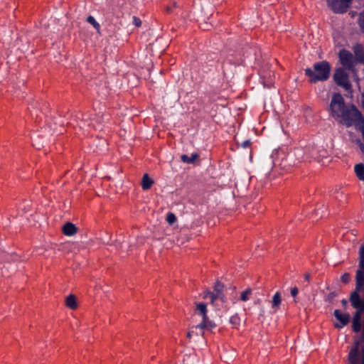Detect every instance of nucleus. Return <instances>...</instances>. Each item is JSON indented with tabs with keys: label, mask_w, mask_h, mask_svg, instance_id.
<instances>
[{
	"label": "nucleus",
	"mask_w": 364,
	"mask_h": 364,
	"mask_svg": "<svg viewBox=\"0 0 364 364\" xmlns=\"http://www.w3.org/2000/svg\"><path fill=\"white\" fill-rule=\"evenodd\" d=\"M333 77L337 85L342 87L346 91L351 90L352 85L349 81V75L344 68H338L336 69Z\"/></svg>",
	"instance_id": "5"
},
{
	"label": "nucleus",
	"mask_w": 364,
	"mask_h": 364,
	"mask_svg": "<svg viewBox=\"0 0 364 364\" xmlns=\"http://www.w3.org/2000/svg\"><path fill=\"white\" fill-rule=\"evenodd\" d=\"M65 305L72 310L77 308V298L73 294L68 295L65 299Z\"/></svg>",
	"instance_id": "17"
},
{
	"label": "nucleus",
	"mask_w": 364,
	"mask_h": 364,
	"mask_svg": "<svg viewBox=\"0 0 364 364\" xmlns=\"http://www.w3.org/2000/svg\"><path fill=\"white\" fill-rule=\"evenodd\" d=\"M63 233L66 236H73L77 232V228L72 223H66L62 228Z\"/></svg>",
	"instance_id": "12"
},
{
	"label": "nucleus",
	"mask_w": 364,
	"mask_h": 364,
	"mask_svg": "<svg viewBox=\"0 0 364 364\" xmlns=\"http://www.w3.org/2000/svg\"><path fill=\"white\" fill-rule=\"evenodd\" d=\"M304 278H305V280L307 281L308 282H310V279H311V275L309 273H306L304 274Z\"/></svg>",
	"instance_id": "33"
},
{
	"label": "nucleus",
	"mask_w": 364,
	"mask_h": 364,
	"mask_svg": "<svg viewBox=\"0 0 364 364\" xmlns=\"http://www.w3.org/2000/svg\"><path fill=\"white\" fill-rule=\"evenodd\" d=\"M271 302L272 309L277 310L279 308V306L281 305L282 303V297L280 292H276V294L273 296Z\"/></svg>",
	"instance_id": "18"
},
{
	"label": "nucleus",
	"mask_w": 364,
	"mask_h": 364,
	"mask_svg": "<svg viewBox=\"0 0 364 364\" xmlns=\"http://www.w3.org/2000/svg\"><path fill=\"white\" fill-rule=\"evenodd\" d=\"M355 172L359 180L364 181V165L363 164L355 166Z\"/></svg>",
	"instance_id": "19"
},
{
	"label": "nucleus",
	"mask_w": 364,
	"mask_h": 364,
	"mask_svg": "<svg viewBox=\"0 0 364 364\" xmlns=\"http://www.w3.org/2000/svg\"><path fill=\"white\" fill-rule=\"evenodd\" d=\"M214 291L209 292L210 299L212 303L217 299H220L223 302L226 301V296L223 294L224 284L219 280H217L213 287Z\"/></svg>",
	"instance_id": "7"
},
{
	"label": "nucleus",
	"mask_w": 364,
	"mask_h": 364,
	"mask_svg": "<svg viewBox=\"0 0 364 364\" xmlns=\"http://www.w3.org/2000/svg\"><path fill=\"white\" fill-rule=\"evenodd\" d=\"M196 312L202 317L208 314L207 304L203 302H195Z\"/></svg>",
	"instance_id": "14"
},
{
	"label": "nucleus",
	"mask_w": 364,
	"mask_h": 364,
	"mask_svg": "<svg viewBox=\"0 0 364 364\" xmlns=\"http://www.w3.org/2000/svg\"><path fill=\"white\" fill-rule=\"evenodd\" d=\"M346 105L342 95L339 92H334L332 95L329 105V113L336 120L339 119V115L346 107Z\"/></svg>",
	"instance_id": "4"
},
{
	"label": "nucleus",
	"mask_w": 364,
	"mask_h": 364,
	"mask_svg": "<svg viewBox=\"0 0 364 364\" xmlns=\"http://www.w3.org/2000/svg\"><path fill=\"white\" fill-rule=\"evenodd\" d=\"M350 275L349 273L348 272H346L344 273L341 277V280L342 282L345 283V284H347L350 282Z\"/></svg>",
	"instance_id": "26"
},
{
	"label": "nucleus",
	"mask_w": 364,
	"mask_h": 364,
	"mask_svg": "<svg viewBox=\"0 0 364 364\" xmlns=\"http://www.w3.org/2000/svg\"><path fill=\"white\" fill-rule=\"evenodd\" d=\"M251 146V142L250 140H245L242 142V146L243 148H248Z\"/></svg>",
	"instance_id": "31"
},
{
	"label": "nucleus",
	"mask_w": 364,
	"mask_h": 364,
	"mask_svg": "<svg viewBox=\"0 0 364 364\" xmlns=\"http://www.w3.org/2000/svg\"><path fill=\"white\" fill-rule=\"evenodd\" d=\"M299 293L298 288L296 287H294L291 289V294L293 297H295Z\"/></svg>",
	"instance_id": "29"
},
{
	"label": "nucleus",
	"mask_w": 364,
	"mask_h": 364,
	"mask_svg": "<svg viewBox=\"0 0 364 364\" xmlns=\"http://www.w3.org/2000/svg\"><path fill=\"white\" fill-rule=\"evenodd\" d=\"M166 11H167L168 12H170V11H171V9L170 7H167V8H166Z\"/></svg>",
	"instance_id": "35"
},
{
	"label": "nucleus",
	"mask_w": 364,
	"mask_h": 364,
	"mask_svg": "<svg viewBox=\"0 0 364 364\" xmlns=\"http://www.w3.org/2000/svg\"><path fill=\"white\" fill-rule=\"evenodd\" d=\"M314 70L307 68L304 70L306 76L309 77L310 83H316L319 81H326L331 75V65L326 60L315 63L313 65Z\"/></svg>",
	"instance_id": "2"
},
{
	"label": "nucleus",
	"mask_w": 364,
	"mask_h": 364,
	"mask_svg": "<svg viewBox=\"0 0 364 364\" xmlns=\"http://www.w3.org/2000/svg\"><path fill=\"white\" fill-rule=\"evenodd\" d=\"M358 23L359 25L361 32L364 33V10L361 11L359 14Z\"/></svg>",
	"instance_id": "23"
},
{
	"label": "nucleus",
	"mask_w": 364,
	"mask_h": 364,
	"mask_svg": "<svg viewBox=\"0 0 364 364\" xmlns=\"http://www.w3.org/2000/svg\"><path fill=\"white\" fill-rule=\"evenodd\" d=\"M229 289H230L232 291V292L235 294L234 297L235 298L237 296L236 287L235 286L230 287L229 288Z\"/></svg>",
	"instance_id": "32"
},
{
	"label": "nucleus",
	"mask_w": 364,
	"mask_h": 364,
	"mask_svg": "<svg viewBox=\"0 0 364 364\" xmlns=\"http://www.w3.org/2000/svg\"><path fill=\"white\" fill-rule=\"evenodd\" d=\"M333 315L340 321V323H335L334 326L336 328H341L350 321V315L348 314H343L339 309H336Z\"/></svg>",
	"instance_id": "9"
},
{
	"label": "nucleus",
	"mask_w": 364,
	"mask_h": 364,
	"mask_svg": "<svg viewBox=\"0 0 364 364\" xmlns=\"http://www.w3.org/2000/svg\"><path fill=\"white\" fill-rule=\"evenodd\" d=\"M353 0H327L328 6L335 14H344L350 8Z\"/></svg>",
	"instance_id": "6"
},
{
	"label": "nucleus",
	"mask_w": 364,
	"mask_h": 364,
	"mask_svg": "<svg viewBox=\"0 0 364 364\" xmlns=\"http://www.w3.org/2000/svg\"><path fill=\"white\" fill-rule=\"evenodd\" d=\"M342 303L343 305H346L347 304V301L346 299H343Z\"/></svg>",
	"instance_id": "34"
},
{
	"label": "nucleus",
	"mask_w": 364,
	"mask_h": 364,
	"mask_svg": "<svg viewBox=\"0 0 364 364\" xmlns=\"http://www.w3.org/2000/svg\"><path fill=\"white\" fill-rule=\"evenodd\" d=\"M336 296H337V294L334 291L329 293L327 296L328 301H331Z\"/></svg>",
	"instance_id": "30"
},
{
	"label": "nucleus",
	"mask_w": 364,
	"mask_h": 364,
	"mask_svg": "<svg viewBox=\"0 0 364 364\" xmlns=\"http://www.w3.org/2000/svg\"><path fill=\"white\" fill-rule=\"evenodd\" d=\"M188 336L191 337V333H188Z\"/></svg>",
	"instance_id": "36"
},
{
	"label": "nucleus",
	"mask_w": 364,
	"mask_h": 364,
	"mask_svg": "<svg viewBox=\"0 0 364 364\" xmlns=\"http://www.w3.org/2000/svg\"><path fill=\"white\" fill-rule=\"evenodd\" d=\"M215 327L216 324L213 321L209 319L208 314L202 317V321L196 326V328L208 331H211Z\"/></svg>",
	"instance_id": "10"
},
{
	"label": "nucleus",
	"mask_w": 364,
	"mask_h": 364,
	"mask_svg": "<svg viewBox=\"0 0 364 364\" xmlns=\"http://www.w3.org/2000/svg\"><path fill=\"white\" fill-rule=\"evenodd\" d=\"M153 184L154 180L149 177L148 173L144 174L141 183L142 189L144 191L149 190L151 188Z\"/></svg>",
	"instance_id": "15"
},
{
	"label": "nucleus",
	"mask_w": 364,
	"mask_h": 364,
	"mask_svg": "<svg viewBox=\"0 0 364 364\" xmlns=\"http://www.w3.org/2000/svg\"><path fill=\"white\" fill-rule=\"evenodd\" d=\"M200 158V155L198 153H193L189 157L186 154H182L181 156V161L186 164H194L196 161L198 160Z\"/></svg>",
	"instance_id": "16"
},
{
	"label": "nucleus",
	"mask_w": 364,
	"mask_h": 364,
	"mask_svg": "<svg viewBox=\"0 0 364 364\" xmlns=\"http://www.w3.org/2000/svg\"><path fill=\"white\" fill-rule=\"evenodd\" d=\"M352 329L355 333H358L361 329V322L352 321Z\"/></svg>",
	"instance_id": "25"
},
{
	"label": "nucleus",
	"mask_w": 364,
	"mask_h": 364,
	"mask_svg": "<svg viewBox=\"0 0 364 364\" xmlns=\"http://www.w3.org/2000/svg\"><path fill=\"white\" fill-rule=\"evenodd\" d=\"M166 221L172 225L176 221V217L173 213H168L166 215Z\"/></svg>",
	"instance_id": "24"
},
{
	"label": "nucleus",
	"mask_w": 364,
	"mask_h": 364,
	"mask_svg": "<svg viewBox=\"0 0 364 364\" xmlns=\"http://www.w3.org/2000/svg\"><path fill=\"white\" fill-rule=\"evenodd\" d=\"M359 256L358 269L356 272L355 276V291L351 293L350 301L354 308L363 311V301L361 300L358 291L364 289V245L360 248Z\"/></svg>",
	"instance_id": "1"
},
{
	"label": "nucleus",
	"mask_w": 364,
	"mask_h": 364,
	"mask_svg": "<svg viewBox=\"0 0 364 364\" xmlns=\"http://www.w3.org/2000/svg\"><path fill=\"white\" fill-rule=\"evenodd\" d=\"M339 58L341 63L348 70H352L354 67V58L352 53L345 49H343L339 53Z\"/></svg>",
	"instance_id": "8"
},
{
	"label": "nucleus",
	"mask_w": 364,
	"mask_h": 364,
	"mask_svg": "<svg viewBox=\"0 0 364 364\" xmlns=\"http://www.w3.org/2000/svg\"><path fill=\"white\" fill-rule=\"evenodd\" d=\"M358 343L353 348L348 354L349 364H359L360 354L358 348Z\"/></svg>",
	"instance_id": "11"
},
{
	"label": "nucleus",
	"mask_w": 364,
	"mask_h": 364,
	"mask_svg": "<svg viewBox=\"0 0 364 364\" xmlns=\"http://www.w3.org/2000/svg\"><path fill=\"white\" fill-rule=\"evenodd\" d=\"M260 77L264 87H271L274 84V74L269 71L268 76L266 77L264 73H260Z\"/></svg>",
	"instance_id": "13"
},
{
	"label": "nucleus",
	"mask_w": 364,
	"mask_h": 364,
	"mask_svg": "<svg viewBox=\"0 0 364 364\" xmlns=\"http://www.w3.org/2000/svg\"><path fill=\"white\" fill-rule=\"evenodd\" d=\"M252 294V289L250 288L246 289L244 291L241 293L240 300L242 301H246L249 299L250 296Z\"/></svg>",
	"instance_id": "22"
},
{
	"label": "nucleus",
	"mask_w": 364,
	"mask_h": 364,
	"mask_svg": "<svg viewBox=\"0 0 364 364\" xmlns=\"http://www.w3.org/2000/svg\"><path fill=\"white\" fill-rule=\"evenodd\" d=\"M337 121L346 127H350L353 125L364 127V117L353 104L346 106Z\"/></svg>",
	"instance_id": "3"
},
{
	"label": "nucleus",
	"mask_w": 364,
	"mask_h": 364,
	"mask_svg": "<svg viewBox=\"0 0 364 364\" xmlns=\"http://www.w3.org/2000/svg\"><path fill=\"white\" fill-rule=\"evenodd\" d=\"M87 21L90 23L95 29L96 31L100 33V25L96 21L95 18L92 16H89L87 18Z\"/></svg>",
	"instance_id": "21"
},
{
	"label": "nucleus",
	"mask_w": 364,
	"mask_h": 364,
	"mask_svg": "<svg viewBox=\"0 0 364 364\" xmlns=\"http://www.w3.org/2000/svg\"><path fill=\"white\" fill-rule=\"evenodd\" d=\"M363 311H360V309H358L355 313V314L353 315V321H360L361 322V312Z\"/></svg>",
	"instance_id": "28"
},
{
	"label": "nucleus",
	"mask_w": 364,
	"mask_h": 364,
	"mask_svg": "<svg viewBox=\"0 0 364 364\" xmlns=\"http://www.w3.org/2000/svg\"><path fill=\"white\" fill-rule=\"evenodd\" d=\"M230 323L232 328L237 329L240 325V317L237 314H235L230 318Z\"/></svg>",
	"instance_id": "20"
},
{
	"label": "nucleus",
	"mask_w": 364,
	"mask_h": 364,
	"mask_svg": "<svg viewBox=\"0 0 364 364\" xmlns=\"http://www.w3.org/2000/svg\"><path fill=\"white\" fill-rule=\"evenodd\" d=\"M132 23L137 28L141 27L142 23L141 19L136 16L132 17Z\"/></svg>",
	"instance_id": "27"
}]
</instances>
